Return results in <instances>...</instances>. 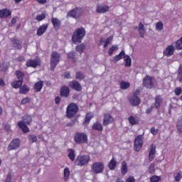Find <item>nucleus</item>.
<instances>
[{
  "label": "nucleus",
  "mask_w": 182,
  "mask_h": 182,
  "mask_svg": "<svg viewBox=\"0 0 182 182\" xmlns=\"http://www.w3.org/2000/svg\"><path fill=\"white\" fill-rule=\"evenodd\" d=\"M63 180L68 181L69 180V168L66 167L63 171Z\"/></svg>",
  "instance_id": "obj_33"
},
{
  "label": "nucleus",
  "mask_w": 182,
  "mask_h": 182,
  "mask_svg": "<svg viewBox=\"0 0 182 182\" xmlns=\"http://www.w3.org/2000/svg\"><path fill=\"white\" fill-rule=\"evenodd\" d=\"M75 56H76V53H73V52L70 53V59H75Z\"/></svg>",
  "instance_id": "obj_57"
},
{
  "label": "nucleus",
  "mask_w": 182,
  "mask_h": 182,
  "mask_svg": "<svg viewBox=\"0 0 182 182\" xmlns=\"http://www.w3.org/2000/svg\"><path fill=\"white\" fill-rule=\"evenodd\" d=\"M139 93H140V91H139V90H136L134 92V95H133V96H137Z\"/></svg>",
  "instance_id": "obj_62"
},
{
  "label": "nucleus",
  "mask_w": 182,
  "mask_h": 182,
  "mask_svg": "<svg viewBox=\"0 0 182 182\" xmlns=\"http://www.w3.org/2000/svg\"><path fill=\"white\" fill-rule=\"evenodd\" d=\"M75 50H76V52H78V53H80V55H82V53H83V52H85V50H86V45H85L84 43L77 45L75 47Z\"/></svg>",
  "instance_id": "obj_22"
},
{
  "label": "nucleus",
  "mask_w": 182,
  "mask_h": 182,
  "mask_svg": "<svg viewBox=\"0 0 182 182\" xmlns=\"http://www.w3.org/2000/svg\"><path fill=\"white\" fill-rule=\"evenodd\" d=\"M27 92H29L28 86L23 85L20 88V93H21V95H25V93H27Z\"/></svg>",
  "instance_id": "obj_40"
},
{
  "label": "nucleus",
  "mask_w": 182,
  "mask_h": 182,
  "mask_svg": "<svg viewBox=\"0 0 182 182\" xmlns=\"http://www.w3.org/2000/svg\"><path fill=\"white\" fill-rule=\"evenodd\" d=\"M42 87H43V81H38L34 85V90L36 92H41V90H42Z\"/></svg>",
  "instance_id": "obj_25"
},
{
  "label": "nucleus",
  "mask_w": 182,
  "mask_h": 182,
  "mask_svg": "<svg viewBox=\"0 0 182 182\" xmlns=\"http://www.w3.org/2000/svg\"><path fill=\"white\" fill-rule=\"evenodd\" d=\"M79 112V107L75 103H71L69 105V117H73L76 116V113Z\"/></svg>",
  "instance_id": "obj_9"
},
{
  "label": "nucleus",
  "mask_w": 182,
  "mask_h": 182,
  "mask_svg": "<svg viewBox=\"0 0 182 182\" xmlns=\"http://www.w3.org/2000/svg\"><path fill=\"white\" fill-rule=\"evenodd\" d=\"M130 103L133 106H139L140 104V98L137 96H132L130 100Z\"/></svg>",
  "instance_id": "obj_23"
},
{
  "label": "nucleus",
  "mask_w": 182,
  "mask_h": 182,
  "mask_svg": "<svg viewBox=\"0 0 182 182\" xmlns=\"http://www.w3.org/2000/svg\"><path fill=\"white\" fill-rule=\"evenodd\" d=\"M12 12L10 11L8 9H4L0 10V18H8L11 16Z\"/></svg>",
  "instance_id": "obj_20"
},
{
  "label": "nucleus",
  "mask_w": 182,
  "mask_h": 182,
  "mask_svg": "<svg viewBox=\"0 0 182 182\" xmlns=\"http://www.w3.org/2000/svg\"><path fill=\"white\" fill-rule=\"evenodd\" d=\"M109 9V7L107 6H97L96 11L97 14H106Z\"/></svg>",
  "instance_id": "obj_21"
},
{
  "label": "nucleus",
  "mask_w": 182,
  "mask_h": 182,
  "mask_svg": "<svg viewBox=\"0 0 182 182\" xmlns=\"http://www.w3.org/2000/svg\"><path fill=\"white\" fill-rule=\"evenodd\" d=\"M36 2H38V4H41V5H44V4H46V0H36Z\"/></svg>",
  "instance_id": "obj_58"
},
{
  "label": "nucleus",
  "mask_w": 182,
  "mask_h": 182,
  "mask_svg": "<svg viewBox=\"0 0 182 182\" xmlns=\"http://www.w3.org/2000/svg\"><path fill=\"white\" fill-rule=\"evenodd\" d=\"M124 62H125V66L129 67L132 66V58H130V56L125 55L124 57Z\"/></svg>",
  "instance_id": "obj_34"
},
{
  "label": "nucleus",
  "mask_w": 182,
  "mask_h": 182,
  "mask_svg": "<svg viewBox=\"0 0 182 182\" xmlns=\"http://www.w3.org/2000/svg\"><path fill=\"white\" fill-rule=\"evenodd\" d=\"M143 86L146 87V89H152V87L154 86L153 84V77L146 76L145 78H144Z\"/></svg>",
  "instance_id": "obj_10"
},
{
  "label": "nucleus",
  "mask_w": 182,
  "mask_h": 182,
  "mask_svg": "<svg viewBox=\"0 0 182 182\" xmlns=\"http://www.w3.org/2000/svg\"><path fill=\"white\" fill-rule=\"evenodd\" d=\"M112 41H113V36H109L107 38V39L105 41H103V39H101L100 42L101 43H103V42H105L106 45H109V43H110Z\"/></svg>",
  "instance_id": "obj_48"
},
{
  "label": "nucleus",
  "mask_w": 182,
  "mask_h": 182,
  "mask_svg": "<svg viewBox=\"0 0 182 182\" xmlns=\"http://www.w3.org/2000/svg\"><path fill=\"white\" fill-rule=\"evenodd\" d=\"M177 129L180 133H182V117H181L178 121Z\"/></svg>",
  "instance_id": "obj_45"
},
{
  "label": "nucleus",
  "mask_w": 182,
  "mask_h": 182,
  "mask_svg": "<svg viewBox=\"0 0 182 182\" xmlns=\"http://www.w3.org/2000/svg\"><path fill=\"white\" fill-rule=\"evenodd\" d=\"M156 31H161L163 29V23L158 22L156 25Z\"/></svg>",
  "instance_id": "obj_49"
},
{
  "label": "nucleus",
  "mask_w": 182,
  "mask_h": 182,
  "mask_svg": "<svg viewBox=\"0 0 182 182\" xmlns=\"http://www.w3.org/2000/svg\"><path fill=\"white\" fill-rule=\"evenodd\" d=\"M66 117H69V105H68V107H67Z\"/></svg>",
  "instance_id": "obj_63"
},
{
  "label": "nucleus",
  "mask_w": 182,
  "mask_h": 182,
  "mask_svg": "<svg viewBox=\"0 0 182 182\" xmlns=\"http://www.w3.org/2000/svg\"><path fill=\"white\" fill-rule=\"evenodd\" d=\"M90 161V156L87 155L77 156L76 160L75 161V166H85Z\"/></svg>",
  "instance_id": "obj_4"
},
{
  "label": "nucleus",
  "mask_w": 182,
  "mask_h": 182,
  "mask_svg": "<svg viewBox=\"0 0 182 182\" xmlns=\"http://www.w3.org/2000/svg\"><path fill=\"white\" fill-rule=\"evenodd\" d=\"M161 180V178L158 176H152L150 178V182H159Z\"/></svg>",
  "instance_id": "obj_43"
},
{
  "label": "nucleus",
  "mask_w": 182,
  "mask_h": 182,
  "mask_svg": "<svg viewBox=\"0 0 182 182\" xmlns=\"http://www.w3.org/2000/svg\"><path fill=\"white\" fill-rule=\"evenodd\" d=\"M12 181V175L11 173H8L4 182H11Z\"/></svg>",
  "instance_id": "obj_50"
},
{
  "label": "nucleus",
  "mask_w": 182,
  "mask_h": 182,
  "mask_svg": "<svg viewBox=\"0 0 182 182\" xmlns=\"http://www.w3.org/2000/svg\"><path fill=\"white\" fill-rule=\"evenodd\" d=\"M126 182H136V179L134 178V176H130L128 177Z\"/></svg>",
  "instance_id": "obj_53"
},
{
  "label": "nucleus",
  "mask_w": 182,
  "mask_h": 182,
  "mask_svg": "<svg viewBox=\"0 0 182 182\" xmlns=\"http://www.w3.org/2000/svg\"><path fill=\"white\" fill-rule=\"evenodd\" d=\"M5 85V82H4V80L0 79V86H4Z\"/></svg>",
  "instance_id": "obj_64"
},
{
  "label": "nucleus",
  "mask_w": 182,
  "mask_h": 182,
  "mask_svg": "<svg viewBox=\"0 0 182 182\" xmlns=\"http://www.w3.org/2000/svg\"><path fill=\"white\" fill-rule=\"evenodd\" d=\"M174 92L176 96H180V94L181 93V89L180 87L176 88Z\"/></svg>",
  "instance_id": "obj_56"
},
{
  "label": "nucleus",
  "mask_w": 182,
  "mask_h": 182,
  "mask_svg": "<svg viewBox=\"0 0 182 182\" xmlns=\"http://www.w3.org/2000/svg\"><path fill=\"white\" fill-rule=\"evenodd\" d=\"M51 22L53 23V26L55 31L59 30V28H60V25H62V21L59 20V18L56 17H53L51 18Z\"/></svg>",
  "instance_id": "obj_16"
},
{
  "label": "nucleus",
  "mask_w": 182,
  "mask_h": 182,
  "mask_svg": "<svg viewBox=\"0 0 182 182\" xmlns=\"http://www.w3.org/2000/svg\"><path fill=\"white\" fill-rule=\"evenodd\" d=\"M120 87L122 90H126L130 87V83L126 81H122L120 82Z\"/></svg>",
  "instance_id": "obj_30"
},
{
  "label": "nucleus",
  "mask_w": 182,
  "mask_h": 182,
  "mask_svg": "<svg viewBox=\"0 0 182 182\" xmlns=\"http://www.w3.org/2000/svg\"><path fill=\"white\" fill-rule=\"evenodd\" d=\"M121 173L122 176H126V174H127V164L126 161H122V163Z\"/></svg>",
  "instance_id": "obj_29"
},
{
  "label": "nucleus",
  "mask_w": 182,
  "mask_h": 182,
  "mask_svg": "<svg viewBox=\"0 0 182 182\" xmlns=\"http://www.w3.org/2000/svg\"><path fill=\"white\" fill-rule=\"evenodd\" d=\"M45 18H46V15H45V13H43L41 14L38 15L36 19V21H38L39 22H41V21H43Z\"/></svg>",
  "instance_id": "obj_46"
},
{
  "label": "nucleus",
  "mask_w": 182,
  "mask_h": 182,
  "mask_svg": "<svg viewBox=\"0 0 182 182\" xmlns=\"http://www.w3.org/2000/svg\"><path fill=\"white\" fill-rule=\"evenodd\" d=\"M70 86L76 92H82V85L79 83V82L74 80L70 83Z\"/></svg>",
  "instance_id": "obj_17"
},
{
  "label": "nucleus",
  "mask_w": 182,
  "mask_h": 182,
  "mask_svg": "<svg viewBox=\"0 0 182 182\" xmlns=\"http://www.w3.org/2000/svg\"><path fill=\"white\" fill-rule=\"evenodd\" d=\"M60 95L63 97H68L69 96V88L63 87L60 90Z\"/></svg>",
  "instance_id": "obj_24"
},
{
  "label": "nucleus",
  "mask_w": 182,
  "mask_h": 182,
  "mask_svg": "<svg viewBox=\"0 0 182 182\" xmlns=\"http://www.w3.org/2000/svg\"><path fill=\"white\" fill-rule=\"evenodd\" d=\"M11 23L12 25H15V23H16V18H13L11 19Z\"/></svg>",
  "instance_id": "obj_61"
},
{
  "label": "nucleus",
  "mask_w": 182,
  "mask_h": 182,
  "mask_svg": "<svg viewBox=\"0 0 182 182\" xmlns=\"http://www.w3.org/2000/svg\"><path fill=\"white\" fill-rule=\"evenodd\" d=\"M5 129H6V130L7 132H10V131H11V125L6 124V125L5 126Z\"/></svg>",
  "instance_id": "obj_60"
},
{
  "label": "nucleus",
  "mask_w": 182,
  "mask_h": 182,
  "mask_svg": "<svg viewBox=\"0 0 182 182\" xmlns=\"http://www.w3.org/2000/svg\"><path fill=\"white\" fill-rule=\"evenodd\" d=\"M26 65L28 68H37V66L41 65V60H39V58L28 60Z\"/></svg>",
  "instance_id": "obj_11"
},
{
  "label": "nucleus",
  "mask_w": 182,
  "mask_h": 182,
  "mask_svg": "<svg viewBox=\"0 0 182 182\" xmlns=\"http://www.w3.org/2000/svg\"><path fill=\"white\" fill-rule=\"evenodd\" d=\"M28 139L31 143H36L38 138L35 135H28Z\"/></svg>",
  "instance_id": "obj_44"
},
{
  "label": "nucleus",
  "mask_w": 182,
  "mask_h": 182,
  "mask_svg": "<svg viewBox=\"0 0 182 182\" xmlns=\"http://www.w3.org/2000/svg\"><path fill=\"white\" fill-rule=\"evenodd\" d=\"M86 35V31L83 27L77 28L72 36L73 43H80Z\"/></svg>",
  "instance_id": "obj_1"
},
{
  "label": "nucleus",
  "mask_w": 182,
  "mask_h": 182,
  "mask_svg": "<svg viewBox=\"0 0 182 182\" xmlns=\"http://www.w3.org/2000/svg\"><path fill=\"white\" fill-rule=\"evenodd\" d=\"M75 143H87V135L85 133L77 132L75 136Z\"/></svg>",
  "instance_id": "obj_7"
},
{
  "label": "nucleus",
  "mask_w": 182,
  "mask_h": 182,
  "mask_svg": "<svg viewBox=\"0 0 182 182\" xmlns=\"http://www.w3.org/2000/svg\"><path fill=\"white\" fill-rule=\"evenodd\" d=\"M174 52H176V47H174V45L171 44L168 46L164 50V56H167L169 58V56H173L174 55Z\"/></svg>",
  "instance_id": "obj_8"
},
{
  "label": "nucleus",
  "mask_w": 182,
  "mask_h": 182,
  "mask_svg": "<svg viewBox=\"0 0 182 182\" xmlns=\"http://www.w3.org/2000/svg\"><path fill=\"white\" fill-rule=\"evenodd\" d=\"M60 60V55L56 52H53L50 58V70H54L55 68Z\"/></svg>",
  "instance_id": "obj_3"
},
{
  "label": "nucleus",
  "mask_w": 182,
  "mask_h": 182,
  "mask_svg": "<svg viewBox=\"0 0 182 182\" xmlns=\"http://www.w3.org/2000/svg\"><path fill=\"white\" fill-rule=\"evenodd\" d=\"M93 116V113H87L85 117V123L89 124V122H90Z\"/></svg>",
  "instance_id": "obj_42"
},
{
  "label": "nucleus",
  "mask_w": 182,
  "mask_h": 182,
  "mask_svg": "<svg viewBox=\"0 0 182 182\" xmlns=\"http://www.w3.org/2000/svg\"><path fill=\"white\" fill-rule=\"evenodd\" d=\"M82 14H83L82 9L76 8L70 11V16H71V18H80V16H82Z\"/></svg>",
  "instance_id": "obj_12"
},
{
  "label": "nucleus",
  "mask_w": 182,
  "mask_h": 182,
  "mask_svg": "<svg viewBox=\"0 0 182 182\" xmlns=\"http://www.w3.org/2000/svg\"><path fill=\"white\" fill-rule=\"evenodd\" d=\"M19 139H15L13 141H11V142L10 143V144L8 146V150L11 151V150H16V149H18L19 147Z\"/></svg>",
  "instance_id": "obj_13"
},
{
  "label": "nucleus",
  "mask_w": 182,
  "mask_h": 182,
  "mask_svg": "<svg viewBox=\"0 0 182 182\" xmlns=\"http://www.w3.org/2000/svg\"><path fill=\"white\" fill-rule=\"evenodd\" d=\"M119 48L117 47V46H112V48H110L108 51L109 55H113V52H114V50H117Z\"/></svg>",
  "instance_id": "obj_47"
},
{
  "label": "nucleus",
  "mask_w": 182,
  "mask_h": 182,
  "mask_svg": "<svg viewBox=\"0 0 182 182\" xmlns=\"http://www.w3.org/2000/svg\"><path fill=\"white\" fill-rule=\"evenodd\" d=\"M181 177H182L181 174H180V173H176L174 175L176 181H178L179 180H181Z\"/></svg>",
  "instance_id": "obj_55"
},
{
  "label": "nucleus",
  "mask_w": 182,
  "mask_h": 182,
  "mask_svg": "<svg viewBox=\"0 0 182 182\" xmlns=\"http://www.w3.org/2000/svg\"><path fill=\"white\" fill-rule=\"evenodd\" d=\"M22 80H18L17 81H14V82L11 83V86L14 88V89H19V87H21L22 86Z\"/></svg>",
  "instance_id": "obj_31"
},
{
  "label": "nucleus",
  "mask_w": 182,
  "mask_h": 182,
  "mask_svg": "<svg viewBox=\"0 0 182 182\" xmlns=\"http://www.w3.org/2000/svg\"><path fill=\"white\" fill-rule=\"evenodd\" d=\"M178 81L182 83V65H180L178 70Z\"/></svg>",
  "instance_id": "obj_37"
},
{
  "label": "nucleus",
  "mask_w": 182,
  "mask_h": 182,
  "mask_svg": "<svg viewBox=\"0 0 182 182\" xmlns=\"http://www.w3.org/2000/svg\"><path fill=\"white\" fill-rule=\"evenodd\" d=\"M155 157H156V145L151 144L150 146L149 154V161H153Z\"/></svg>",
  "instance_id": "obj_14"
},
{
  "label": "nucleus",
  "mask_w": 182,
  "mask_h": 182,
  "mask_svg": "<svg viewBox=\"0 0 182 182\" xmlns=\"http://www.w3.org/2000/svg\"><path fill=\"white\" fill-rule=\"evenodd\" d=\"M125 55H126V54L124 53V51H121L119 55H117L113 58V60L114 62H119V60H120V59H124Z\"/></svg>",
  "instance_id": "obj_27"
},
{
  "label": "nucleus",
  "mask_w": 182,
  "mask_h": 182,
  "mask_svg": "<svg viewBox=\"0 0 182 182\" xmlns=\"http://www.w3.org/2000/svg\"><path fill=\"white\" fill-rule=\"evenodd\" d=\"M134 147L136 151H140L141 150V147H143V135H138L135 138Z\"/></svg>",
  "instance_id": "obj_6"
},
{
  "label": "nucleus",
  "mask_w": 182,
  "mask_h": 182,
  "mask_svg": "<svg viewBox=\"0 0 182 182\" xmlns=\"http://www.w3.org/2000/svg\"><path fill=\"white\" fill-rule=\"evenodd\" d=\"M92 130H97V132H102L103 130V125L100 122H95L92 125Z\"/></svg>",
  "instance_id": "obj_26"
},
{
  "label": "nucleus",
  "mask_w": 182,
  "mask_h": 182,
  "mask_svg": "<svg viewBox=\"0 0 182 182\" xmlns=\"http://www.w3.org/2000/svg\"><path fill=\"white\" fill-rule=\"evenodd\" d=\"M151 134H154V136H156L159 133V129H156L154 127L151 129Z\"/></svg>",
  "instance_id": "obj_54"
},
{
  "label": "nucleus",
  "mask_w": 182,
  "mask_h": 182,
  "mask_svg": "<svg viewBox=\"0 0 182 182\" xmlns=\"http://www.w3.org/2000/svg\"><path fill=\"white\" fill-rule=\"evenodd\" d=\"M113 122V117H112V115L107 114L104 115V120H103V125L107 126L108 124H112Z\"/></svg>",
  "instance_id": "obj_18"
},
{
  "label": "nucleus",
  "mask_w": 182,
  "mask_h": 182,
  "mask_svg": "<svg viewBox=\"0 0 182 182\" xmlns=\"http://www.w3.org/2000/svg\"><path fill=\"white\" fill-rule=\"evenodd\" d=\"M117 164V161H116L114 159H112L108 164V167L109 170H114V168H116Z\"/></svg>",
  "instance_id": "obj_32"
},
{
  "label": "nucleus",
  "mask_w": 182,
  "mask_h": 182,
  "mask_svg": "<svg viewBox=\"0 0 182 182\" xmlns=\"http://www.w3.org/2000/svg\"><path fill=\"white\" fill-rule=\"evenodd\" d=\"M32 123V117L30 115H25L23 117V120L18 122V126L23 130V133H28L29 132V128L28 126Z\"/></svg>",
  "instance_id": "obj_2"
},
{
  "label": "nucleus",
  "mask_w": 182,
  "mask_h": 182,
  "mask_svg": "<svg viewBox=\"0 0 182 182\" xmlns=\"http://www.w3.org/2000/svg\"><path fill=\"white\" fill-rule=\"evenodd\" d=\"M75 77L78 79V80H83V79H85V75L82 73V72L77 71Z\"/></svg>",
  "instance_id": "obj_41"
},
{
  "label": "nucleus",
  "mask_w": 182,
  "mask_h": 182,
  "mask_svg": "<svg viewBox=\"0 0 182 182\" xmlns=\"http://www.w3.org/2000/svg\"><path fill=\"white\" fill-rule=\"evenodd\" d=\"M134 28L138 29L140 38H144V35H146V28L144 27L143 23L140 22L138 28L135 27Z\"/></svg>",
  "instance_id": "obj_15"
},
{
  "label": "nucleus",
  "mask_w": 182,
  "mask_h": 182,
  "mask_svg": "<svg viewBox=\"0 0 182 182\" xmlns=\"http://www.w3.org/2000/svg\"><path fill=\"white\" fill-rule=\"evenodd\" d=\"M16 75L17 79H18V80L23 81L24 74L23 72H21V70H17L16 72Z\"/></svg>",
  "instance_id": "obj_36"
},
{
  "label": "nucleus",
  "mask_w": 182,
  "mask_h": 182,
  "mask_svg": "<svg viewBox=\"0 0 182 182\" xmlns=\"http://www.w3.org/2000/svg\"><path fill=\"white\" fill-rule=\"evenodd\" d=\"M76 154H75V151L73 149H69V159L71 161H75V157Z\"/></svg>",
  "instance_id": "obj_39"
},
{
  "label": "nucleus",
  "mask_w": 182,
  "mask_h": 182,
  "mask_svg": "<svg viewBox=\"0 0 182 182\" xmlns=\"http://www.w3.org/2000/svg\"><path fill=\"white\" fill-rule=\"evenodd\" d=\"M91 168L95 174H100L105 170V164L102 162H95L92 165Z\"/></svg>",
  "instance_id": "obj_5"
},
{
  "label": "nucleus",
  "mask_w": 182,
  "mask_h": 182,
  "mask_svg": "<svg viewBox=\"0 0 182 182\" xmlns=\"http://www.w3.org/2000/svg\"><path fill=\"white\" fill-rule=\"evenodd\" d=\"M163 100H161V97L157 96L155 100V107L156 109H159L160 107V105H161V102Z\"/></svg>",
  "instance_id": "obj_35"
},
{
  "label": "nucleus",
  "mask_w": 182,
  "mask_h": 182,
  "mask_svg": "<svg viewBox=\"0 0 182 182\" xmlns=\"http://www.w3.org/2000/svg\"><path fill=\"white\" fill-rule=\"evenodd\" d=\"M48 31V24H43L37 29V36H42Z\"/></svg>",
  "instance_id": "obj_19"
},
{
  "label": "nucleus",
  "mask_w": 182,
  "mask_h": 182,
  "mask_svg": "<svg viewBox=\"0 0 182 182\" xmlns=\"http://www.w3.org/2000/svg\"><path fill=\"white\" fill-rule=\"evenodd\" d=\"M155 170H156V168H154V164H151L150 166H149V173L151 174H154Z\"/></svg>",
  "instance_id": "obj_51"
},
{
  "label": "nucleus",
  "mask_w": 182,
  "mask_h": 182,
  "mask_svg": "<svg viewBox=\"0 0 182 182\" xmlns=\"http://www.w3.org/2000/svg\"><path fill=\"white\" fill-rule=\"evenodd\" d=\"M29 102H31V98L29 97L23 98L21 101V105H26V103H29Z\"/></svg>",
  "instance_id": "obj_52"
},
{
  "label": "nucleus",
  "mask_w": 182,
  "mask_h": 182,
  "mask_svg": "<svg viewBox=\"0 0 182 182\" xmlns=\"http://www.w3.org/2000/svg\"><path fill=\"white\" fill-rule=\"evenodd\" d=\"M176 48L178 50H181V49H182V37L176 42Z\"/></svg>",
  "instance_id": "obj_38"
},
{
  "label": "nucleus",
  "mask_w": 182,
  "mask_h": 182,
  "mask_svg": "<svg viewBox=\"0 0 182 182\" xmlns=\"http://www.w3.org/2000/svg\"><path fill=\"white\" fill-rule=\"evenodd\" d=\"M55 102L56 105H59L60 103V97H56L55 99Z\"/></svg>",
  "instance_id": "obj_59"
},
{
  "label": "nucleus",
  "mask_w": 182,
  "mask_h": 182,
  "mask_svg": "<svg viewBox=\"0 0 182 182\" xmlns=\"http://www.w3.org/2000/svg\"><path fill=\"white\" fill-rule=\"evenodd\" d=\"M130 124H132V126L134 124H137V123H139V117H133V116H130L128 119Z\"/></svg>",
  "instance_id": "obj_28"
}]
</instances>
